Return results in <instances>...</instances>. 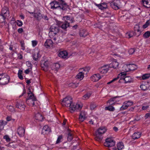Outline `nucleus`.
Returning a JSON list of instances; mask_svg holds the SVG:
<instances>
[{"label":"nucleus","mask_w":150,"mask_h":150,"mask_svg":"<svg viewBox=\"0 0 150 150\" xmlns=\"http://www.w3.org/2000/svg\"><path fill=\"white\" fill-rule=\"evenodd\" d=\"M115 144V142L111 138H107L105 139L104 143V145L106 147H111L113 146Z\"/></svg>","instance_id":"8"},{"label":"nucleus","mask_w":150,"mask_h":150,"mask_svg":"<svg viewBox=\"0 0 150 150\" xmlns=\"http://www.w3.org/2000/svg\"><path fill=\"white\" fill-rule=\"evenodd\" d=\"M7 122L3 120L0 121V129L2 130L5 125H6Z\"/></svg>","instance_id":"35"},{"label":"nucleus","mask_w":150,"mask_h":150,"mask_svg":"<svg viewBox=\"0 0 150 150\" xmlns=\"http://www.w3.org/2000/svg\"><path fill=\"white\" fill-rule=\"evenodd\" d=\"M63 18L65 21H70L71 23H73L74 22V18L73 17L69 16H66L63 17Z\"/></svg>","instance_id":"21"},{"label":"nucleus","mask_w":150,"mask_h":150,"mask_svg":"<svg viewBox=\"0 0 150 150\" xmlns=\"http://www.w3.org/2000/svg\"><path fill=\"white\" fill-rule=\"evenodd\" d=\"M9 76L6 74H0V84L2 85L7 84L9 81Z\"/></svg>","instance_id":"3"},{"label":"nucleus","mask_w":150,"mask_h":150,"mask_svg":"<svg viewBox=\"0 0 150 150\" xmlns=\"http://www.w3.org/2000/svg\"><path fill=\"white\" fill-rule=\"evenodd\" d=\"M127 108V105H122L120 108V110H124L126 109Z\"/></svg>","instance_id":"56"},{"label":"nucleus","mask_w":150,"mask_h":150,"mask_svg":"<svg viewBox=\"0 0 150 150\" xmlns=\"http://www.w3.org/2000/svg\"><path fill=\"white\" fill-rule=\"evenodd\" d=\"M59 31V28L58 26H55V25H52L50 28V31L49 33L50 37L52 38L57 35Z\"/></svg>","instance_id":"4"},{"label":"nucleus","mask_w":150,"mask_h":150,"mask_svg":"<svg viewBox=\"0 0 150 150\" xmlns=\"http://www.w3.org/2000/svg\"><path fill=\"white\" fill-rule=\"evenodd\" d=\"M41 67L42 70L45 71H47L48 67V62L47 61H45L44 63L41 64Z\"/></svg>","instance_id":"20"},{"label":"nucleus","mask_w":150,"mask_h":150,"mask_svg":"<svg viewBox=\"0 0 150 150\" xmlns=\"http://www.w3.org/2000/svg\"><path fill=\"white\" fill-rule=\"evenodd\" d=\"M109 67L108 65H105L99 69V71L101 74L106 73L109 70Z\"/></svg>","instance_id":"13"},{"label":"nucleus","mask_w":150,"mask_h":150,"mask_svg":"<svg viewBox=\"0 0 150 150\" xmlns=\"http://www.w3.org/2000/svg\"><path fill=\"white\" fill-rule=\"evenodd\" d=\"M67 55L68 53L66 51H61L58 54L59 56L63 58H66L67 57Z\"/></svg>","instance_id":"19"},{"label":"nucleus","mask_w":150,"mask_h":150,"mask_svg":"<svg viewBox=\"0 0 150 150\" xmlns=\"http://www.w3.org/2000/svg\"><path fill=\"white\" fill-rule=\"evenodd\" d=\"M122 72L125 73V75L123 76V78H122L121 79H120L119 82H124L125 83H130L131 81V78L130 76H125L126 75V73L125 72Z\"/></svg>","instance_id":"9"},{"label":"nucleus","mask_w":150,"mask_h":150,"mask_svg":"<svg viewBox=\"0 0 150 150\" xmlns=\"http://www.w3.org/2000/svg\"><path fill=\"white\" fill-rule=\"evenodd\" d=\"M32 70V68H30L25 71L24 72L26 74H28Z\"/></svg>","instance_id":"57"},{"label":"nucleus","mask_w":150,"mask_h":150,"mask_svg":"<svg viewBox=\"0 0 150 150\" xmlns=\"http://www.w3.org/2000/svg\"><path fill=\"white\" fill-rule=\"evenodd\" d=\"M32 45L33 46H35L37 44V42L36 41H32Z\"/></svg>","instance_id":"63"},{"label":"nucleus","mask_w":150,"mask_h":150,"mask_svg":"<svg viewBox=\"0 0 150 150\" xmlns=\"http://www.w3.org/2000/svg\"><path fill=\"white\" fill-rule=\"evenodd\" d=\"M105 109L106 110H108L110 111H113L115 110L114 107L110 105L108 106L105 107Z\"/></svg>","instance_id":"38"},{"label":"nucleus","mask_w":150,"mask_h":150,"mask_svg":"<svg viewBox=\"0 0 150 150\" xmlns=\"http://www.w3.org/2000/svg\"><path fill=\"white\" fill-rule=\"evenodd\" d=\"M16 107L19 108L20 109L23 110L24 109L25 106L24 105L23 103L22 102L21 103L17 102L16 103Z\"/></svg>","instance_id":"24"},{"label":"nucleus","mask_w":150,"mask_h":150,"mask_svg":"<svg viewBox=\"0 0 150 150\" xmlns=\"http://www.w3.org/2000/svg\"><path fill=\"white\" fill-rule=\"evenodd\" d=\"M5 17L9 16V12L8 10V8H2L1 11V14Z\"/></svg>","instance_id":"17"},{"label":"nucleus","mask_w":150,"mask_h":150,"mask_svg":"<svg viewBox=\"0 0 150 150\" xmlns=\"http://www.w3.org/2000/svg\"><path fill=\"white\" fill-rule=\"evenodd\" d=\"M35 100H31L30 102V103H29V102H28V103H27L28 104V105L29 106H33L35 105V103L34 102V101H35Z\"/></svg>","instance_id":"55"},{"label":"nucleus","mask_w":150,"mask_h":150,"mask_svg":"<svg viewBox=\"0 0 150 150\" xmlns=\"http://www.w3.org/2000/svg\"><path fill=\"white\" fill-rule=\"evenodd\" d=\"M85 119V116L79 115V120L81 122L83 121Z\"/></svg>","instance_id":"49"},{"label":"nucleus","mask_w":150,"mask_h":150,"mask_svg":"<svg viewBox=\"0 0 150 150\" xmlns=\"http://www.w3.org/2000/svg\"><path fill=\"white\" fill-rule=\"evenodd\" d=\"M53 38L57 43L61 42L63 40V39L62 36H57V37H54Z\"/></svg>","instance_id":"30"},{"label":"nucleus","mask_w":150,"mask_h":150,"mask_svg":"<svg viewBox=\"0 0 150 150\" xmlns=\"http://www.w3.org/2000/svg\"><path fill=\"white\" fill-rule=\"evenodd\" d=\"M23 31V29L22 28H19L18 30V32L19 33H22Z\"/></svg>","instance_id":"61"},{"label":"nucleus","mask_w":150,"mask_h":150,"mask_svg":"<svg viewBox=\"0 0 150 150\" xmlns=\"http://www.w3.org/2000/svg\"><path fill=\"white\" fill-rule=\"evenodd\" d=\"M106 131V129L105 127H100L96 132V137L95 138V140L98 141H101L103 138L102 134L104 133Z\"/></svg>","instance_id":"2"},{"label":"nucleus","mask_w":150,"mask_h":150,"mask_svg":"<svg viewBox=\"0 0 150 150\" xmlns=\"http://www.w3.org/2000/svg\"><path fill=\"white\" fill-rule=\"evenodd\" d=\"M29 96V98L26 99V102L27 103H28V102H29V100H36L37 99L36 97L34 96V95L33 93H32L31 94H30Z\"/></svg>","instance_id":"29"},{"label":"nucleus","mask_w":150,"mask_h":150,"mask_svg":"<svg viewBox=\"0 0 150 150\" xmlns=\"http://www.w3.org/2000/svg\"><path fill=\"white\" fill-rule=\"evenodd\" d=\"M149 117H150V113H147L145 115V117L146 119Z\"/></svg>","instance_id":"64"},{"label":"nucleus","mask_w":150,"mask_h":150,"mask_svg":"<svg viewBox=\"0 0 150 150\" xmlns=\"http://www.w3.org/2000/svg\"><path fill=\"white\" fill-rule=\"evenodd\" d=\"M96 5L99 8V9L102 10H104L103 8H105V7H103V5L102 3L98 4H96Z\"/></svg>","instance_id":"48"},{"label":"nucleus","mask_w":150,"mask_h":150,"mask_svg":"<svg viewBox=\"0 0 150 150\" xmlns=\"http://www.w3.org/2000/svg\"><path fill=\"white\" fill-rule=\"evenodd\" d=\"M8 110L11 112H13L14 111V109L13 106H9L8 107Z\"/></svg>","instance_id":"53"},{"label":"nucleus","mask_w":150,"mask_h":150,"mask_svg":"<svg viewBox=\"0 0 150 150\" xmlns=\"http://www.w3.org/2000/svg\"><path fill=\"white\" fill-rule=\"evenodd\" d=\"M26 63L28 67H29L30 68H32V64H31L29 61L27 62Z\"/></svg>","instance_id":"59"},{"label":"nucleus","mask_w":150,"mask_h":150,"mask_svg":"<svg viewBox=\"0 0 150 150\" xmlns=\"http://www.w3.org/2000/svg\"><path fill=\"white\" fill-rule=\"evenodd\" d=\"M124 146L122 142H120L117 144V149L118 150H121L123 148Z\"/></svg>","instance_id":"36"},{"label":"nucleus","mask_w":150,"mask_h":150,"mask_svg":"<svg viewBox=\"0 0 150 150\" xmlns=\"http://www.w3.org/2000/svg\"><path fill=\"white\" fill-rule=\"evenodd\" d=\"M4 139H5L7 142H9L11 140V139L9 137L8 135H5L4 137Z\"/></svg>","instance_id":"47"},{"label":"nucleus","mask_w":150,"mask_h":150,"mask_svg":"<svg viewBox=\"0 0 150 150\" xmlns=\"http://www.w3.org/2000/svg\"><path fill=\"white\" fill-rule=\"evenodd\" d=\"M149 108L148 106H143L142 107V109L143 110H146Z\"/></svg>","instance_id":"62"},{"label":"nucleus","mask_w":150,"mask_h":150,"mask_svg":"<svg viewBox=\"0 0 150 150\" xmlns=\"http://www.w3.org/2000/svg\"><path fill=\"white\" fill-rule=\"evenodd\" d=\"M70 107V110L71 113H73L74 111L78 110H80L82 108L79 104H76L72 103V104Z\"/></svg>","instance_id":"6"},{"label":"nucleus","mask_w":150,"mask_h":150,"mask_svg":"<svg viewBox=\"0 0 150 150\" xmlns=\"http://www.w3.org/2000/svg\"><path fill=\"white\" fill-rule=\"evenodd\" d=\"M120 97V96H117L111 98L108 100L107 104H108L109 105H114L117 102L119 101V100L117 99Z\"/></svg>","instance_id":"11"},{"label":"nucleus","mask_w":150,"mask_h":150,"mask_svg":"<svg viewBox=\"0 0 150 150\" xmlns=\"http://www.w3.org/2000/svg\"><path fill=\"white\" fill-rule=\"evenodd\" d=\"M84 72H83L82 71L79 72L76 76V78L79 79L80 80H82L84 77Z\"/></svg>","instance_id":"28"},{"label":"nucleus","mask_w":150,"mask_h":150,"mask_svg":"<svg viewBox=\"0 0 150 150\" xmlns=\"http://www.w3.org/2000/svg\"><path fill=\"white\" fill-rule=\"evenodd\" d=\"M137 68V66L134 64H132V71H134Z\"/></svg>","instance_id":"50"},{"label":"nucleus","mask_w":150,"mask_h":150,"mask_svg":"<svg viewBox=\"0 0 150 150\" xmlns=\"http://www.w3.org/2000/svg\"><path fill=\"white\" fill-rule=\"evenodd\" d=\"M22 72L23 71L22 70L19 69L18 70V76L19 78L21 80H22L23 79V76L22 75Z\"/></svg>","instance_id":"39"},{"label":"nucleus","mask_w":150,"mask_h":150,"mask_svg":"<svg viewBox=\"0 0 150 150\" xmlns=\"http://www.w3.org/2000/svg\"><path fill=\"white\" fill-rule=\"evenodd\" d=\"M141 136V133L139 132H135L132 136V138L135 139L139 138Z\"/></svg>","instance_id":"33"},{"label":"nucleus","mask_w":150,"mask_h":150,"mask_svg":"<svg viewBox=\"0 0 150 150\" xmlns=\"http://www.w3.org/2000/svg\"><path fill=\"white\" fill-rule=\"evenodd\" d=\"M110 5L114 9H118L120 8V1L119 0H114L110 3Z\"/></svg>","instance_id":"7"},{"label":"nucleus","mask_w":150,"mask_h":150,"mask_svg":"<svg viewBox=\"0 0 150 150\" xmlns=\"http://www.w3.org/2000/svg\"><path fill=\"white\" fill-rule=\"evenodd\" d=\"M150 23L149 20L147 21L143 26V28L144 29L146 28L149 25Z\"/></svg>","instance_id":"46"},{"label":"nucleus","mask_w":150,"mask_h":150,"mask_svg":"<svg viewBox=\"0 0 150 150\" xmlns=\"http://www.w3.org/2000/svg\"><path fill=\"white\" fill-rule=\"evenodd\" d=\"M150 77V74H145L143 75L142 76V79L143 80H145L148 79Z\"/></svg>","instance_id":"42"},{"label":"nucleus","mask_w":150,"mask_h":150,"mask_svg":"<svg viewBox=\"0 0 150 150\" xmlns=\"http://www.w3.org/2000/svg\"><path fill=\"white\" fill-rule=\"evenodd\" d=\"M91 95V94L90 93H87L86 94L83 96V99H88L90 97Z\"/></svg>","instance_id":"44"},{"label":"nucleus","mask_w":150,"mask_h":150,"mask_svg":"<svg viewBox=\"0 0 150 150\" xmlns=\"http://www.w3.org/2000/svg\"><path fill=\"white\" fill-rule=\"evenodd\" d=\"M150 36V31H147L143 35V37L145 38H148Z\"/></svg>","instance_id":"40"},{"label":"nucleus","mask_w":150,"mask_h":150,"mask_svg":"<svg viewBox=\"0 0 150 150\" xmlns=\"http://www.w3.org/2000/svg\"><path fill=\"white\" fill-rule=\"evenodd\" d=\"M141 31L139 29V25H136L134 28V32H133V36L138 37L141 34Z\"/></svg>","instance_id":"10"},{"label":"nucleus","mask_w":150,"mask_h":150,"mask_svg":"<svg viewBox=\"0 0 150 150\" xmlns=\"http://www.w3.org/2000/svg\"><path fill=\"white\" fill-rule=\"evenodd\" d=\"M53 42L52 40L50 39L47 40L45 43V45L47 48L50 47L53 45Z\"/></svg>","instance_id":"23"},{"label":"nucleus","mask_w":150,"mask_h":150,"mask_svg":"<svg viewBox=\"0 0 150 150\" xmlns=\"http://www.w3.org/2000/svg\"><path fill=\"white\" fill-rule=\"evenodd\" d=\"M73 139L72 134L69 132L68 134L67 140L68 141H71Z\"/></svg>","instance_id":"41"},{"label":"nucleus","mask_w":150,"mask_h":150,"mask_svg":"<svg viewBox=\"0 0 150 150\" xmlns=\"http://www.w3.org/2000/svg\"><path fill=\"white\" fill-rule=\"evenodd\" d=\"M81 37H85L88 35V32L85 30H81L79 33Z\"/></svg>","instance_id":"31"},{"label":"nucleus","mask_w":150,"mask_h":150,"mask_svg":"<svg viewBox=\"0 0 150 150\" xmlns=\"http://www.w3.org/2000/svg\"><path fill=\"white\" fill-rule=\"evenodd\" d=\"M34 17L38 21H40L42 18V14L39 12L35 13H34Z\"/></svg>","instance_id":"27"},{"label":"nucleus","mask_w":150,"mask_h":150,"mask_svg":"<svg viewBox=\"0 0 150 150\" xmlns=\"http://www.w3.org/2000/svg\"><path fill=\"white\" fill-rule=\"evenodd\" d=\"M142 4L147 8H150V0H142Z\"/></svg>","instance_id":"22"},{"label":"nucleus","mask_w":150,"mask_h":150,"mask_svg":"<svg viewBox=\"0 0 150 150\" xmlns=\"http://www.w3.org/2000/svg\"><path fill=\"white\" fill-rule=\"evenodd\" d=\"M131 64H125L122 67V70L126 72H128L131 70Z\"/></svg>","instance_id":"15"},{"label":"nucleus","mask_w":150,"mask_h":150,"mask_svg":"<svg viewBox=\"0 0 150 150\" xmlns=\"http://www.w3.org/2000/svg\"><path fill=\"white\" fill-rule=\"evenodd\" d=\"M17 132L20 137H23L25 134V128L23 127L19 126L17 129Z\"/></svg>","instance_id":"12"},{"label":"nucleus","mask_w":150,"mask_h":150,"mask_svg":"<svg viewBox=\"0 0 150 150\" xmlns=\"http://www.w3.org/2000/svg\"><path fill=\"white\" fill-rule=\"evenodd\" d=\"M62 135H59L58 136L57 140L56 142V144H58L61 142V140L62 139Z\"/></svg>","instance_id":"45"},{"label":"nucleus","mask_w":150,"mask_h":150,"mask_svg":"<svg viewBox=\"0 0 150 150\" xmlns=\"http://www.w3.org/2000/svg\"><path fill=\"white\" fill-rule=\"evenodd\" d=\"M35 119L38 120V121H42L43 120V116L40 113H37L35 115Z\"/></svg>","instance_id":"26"},{"label":"nucleus","mask_w":150,"mask_h":150,"mask_svg":"<svg viewBox=\"0 0 150 150\" xmlns=\"http://www.w3.org/2000/svg\"><path fill=\"white\" fill-rule=\"evenodd\" d=\"M40 57V55L39 54V52H36L33 54L32 55V57L33 60L35 61H37L39 58Z\"/></svg>","instance_id":"32"},{"label":"nucleus","mask_w":150,"mask_h":150,"mask_svg":"<svg viewBox=\"0 0 150 150\" xmlns=\"http://www.w3.org/2000/svg\"><path fill=\"white\" fill-rule=\"evenodd\" d=\"M50 8L53 10H58L60 11H65L68 5L64 0H54L50 3Z\"/></svg>","instance_id":"1"},{"label":"nucleus","mask_w":150,"mask_h":150,"mask_svg":"<svg viewBox=\"0 0 150 150\" xmlns=\"http://www.w3.org/2000/svg\"><path fill=\"white\" fill-rule=\"evenodd\" d=\"M96 105L95 103H92L90 105V109L91 110H94L96 108Z\"/></svg>","instance_id":"51"},{"label":"nucleus","mask_w":150,"mask_h":150,"mask_svg":"<svg viewBox=\"0 0 150 150\" xmlns=\"http://www.w3.org/2000/svg\"><path fill=\"white\" fill-rule=\"evenodd\" d=\"M100 78L101 76L99 74H94L91 78V80L93 82L98 81Z\"/></svg>","instance_id":"14"},{"label":"nucleus","mask_w":150,"mask_h":150,"mask_svg":"<svg viewBox=\"0 0 150 150\" xmlns=\"http://www.w3.org/2000/svg\"><path fill=\"white\" fill-rule=\"evenodd\" d=\"M54 66L56 67V70H57L60 67L59 64L58 63H56L54 64Z\"/></svg>","instance_id":"58"},{"label":"nucleus","mask_w":150,"mask_h":150,"mask_svg":"<svg viewBox=\"0 0 150 150\" xmlns=\"http://www.w3.org/2000/svg\"><path fill=\"white\" fill-rule=\"evenodd\" d=\"M140 87L142 90L144 91L146 90L147 89L146 86L144 84L141 85L140 86Z\"/></svg>","instance_id":"54"},{"label":"nucleus","mask_w":150,"mask_h":150,"mask_svg":"<svg viewBox=\"0 0 150 150\" xmlns=\"http://www.w3.org/2000/svg\"><path fill=\"white\" fill-rule=\"evenodd\" d=\"M86 113L85 112L82 111L80 112V115L85 116Z\"/></svg>","instance_id":"60"},{"label":"nucleus","mask_w":150,"mask_h":150,"mask_svg":"<svg viewBox=\"0 0 150 150\" xmlns=\"http://www.w3.org/2000/svg\"><path fill=\"white\" fill-rule=\"evenodd\" d=\"M6 18V17L2 15L1 14H0V23H2V24H5V20Z\"/></svg>","instance_id":"37"},{"label":"nucleus","mask_w":150,"mask_h":150,"mask_svg":"<svg viewBox=\"0 0 150 150\" xmlns=\"http://www.w3.org/2000/svg\"><path fill=\"white\" fill-rule=\"evenodd\" d=\"M71 98L70 96H67L63 99L61 102L62 106L67 107H70L72 103Z\"/></svg>","instance_id":"5"},{"label":"nucleus","mask_w":150,"mask_h":150,"mask_svg":"<svg viewBox=\"0 0 150 150\" xmlns=\"http://www.w3.org/2000/svg\"><path fill=\"white\" fill-rule=\"evenodd\" d=\"M61 24V27L64 30H66L69 26V22H68V21H65L64 23L62 22Z\"/></svg>","instance_id":"18"},{"label":"nucleus","mask_w":150,"mask_h":150,"mask_svg":"<svg viewBox=\"0 0 150 150\" xmlns=\"http://www.w3.org/2000/svg\"><path fill=\"white\" fill-rule=\"evenodd\" d=\"M125 75V73L124 72H121L120 74H119L118 76L117 77L113 79L112 80V82H114L116 80H117L118 78H120V79H121L123 77V76H124V75Z\"/></svg>","instance_id":"34"},{"label":"nucleus","mask_w":150,"mask_h":150,"mask_svg":"<svg viewBox=\"0 0 150 150\" xmlns=\"http://www.w3.org/2000/svg\"><path fill=\"white\" fill-rule=\"evenodd\" d=\"M51 131L50 129L47 125L44 126L42 130V132L44 134H48Z\"/></svg>","instance_id":"16"},{"label":"nucleus","mask_w":150,"mask_h":150,"mask_svg":"<svg viewBox=\"0 0 150 150\" xmlns=\"http://www.w3.org/2000/svg\"><path fill=\"white\" fill-rule=\"evenodd\" d=\"M81 70H83V71H83V72L85 73L84 74H87V73L90 70V68L88 67H85L81 69Z\"/></svg>","instance_id":"43"},{"label":"nucleus","mask_w":150,"mask_h":150,"mask_svg":"<svg viewBox=\"0 0 150 150\" xmlns=\"http://www.w3.org/2000/svg\"><path fill=\"white\" fill-rule=\"evenodd\" d=\"M119 65V63L116 61H113L110 64L108 65L109 67H112L114 69L117 68Z\"/></svg>","instance_id":"25"},{"label":"nucleus","mask_w":150,"mask_h":150,"mask_svg":"<svg viewBox=\"0 0 150 150\" xmlns=\"http://www.w3.org/2000/svg\"><path fill=\"white\" fill-rule=\"evenodd\" d=\"M16 23L17 25L19 27L22 26L23 25L22 22L21 21L17 20Z\"/></svg>","instance_id":"52"}]
</instances>
